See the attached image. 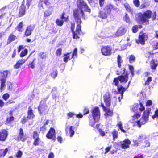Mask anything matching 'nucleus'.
<instances>
[{
	"mask_svg": "<svg viewBox=\"0 0 158 158\" xmlns=\"http://www.w3.org/2000/svg\"><path fill=\"white\" fill-rule=\"evenodd\" d=\"M25 1L23 0L22 3L19 10V15L20 17L23 16L25 14V8H27V6L25 7L24 6Z\"/></svg>",
	"mask_w": 158,
	"mask_h": 158,
	"instance_id": "a211bd4d",
	"label": "nucleus"
},
{
	"mask_svg": "<svg viewBox=\"0 0 158 158\" xmlns=\"http://www.w3.org/2000/svg\"><path fill=\"white\" fill-rule=\"evenodd\" d=\"M93 118L91 119H90L89 121V125L91 126L94 127L95 122H96Z\"/></svg>",
	"mask_w": 158,
	"mask_h": 158,
	"instance_id": "09e8293b",
	"label": "nucleus"
},
{
	"mask_svg": "<svg viewBox=\"0 0 158 158\" xmlns=\"http://www.w3.org/2000/svg\"><path fill=\"white\" fill-rule=\"evenodd\" d=\"M74 27L73 24H72L71 29L73 33V37L74 39H77L79 38V35L81 33V26L80 24H77L75 31H73Z\"/></svg>",
	"mask_w": 158,
	"mask_h": 158,
	"instance_id": "6e6552de",
	"label": "nucleus"
},
{
	"mask_svg": "<svg viewBox=\"0 0 158 158\" xmlns=\"http://www.w3.org/2000/svg\"><path fill=\"white\" fill-rule=\"evenodd\" d=\"M27 49H25L21 52L20 56L21 57H23L27 54Z\"/></svg>",
	"mask_w": 158,
	"mask_h": 158,
	"instance_id": "a18cd8bd",
	"label": "nucleus"
},
{
	"mask_svg": "<svg viewBox=\"0 0 158 158\" xmlns=\"http://www.w3.org/2000/svg\"><path fill=\"white\" fill-rule=\"evenodd\" d=\"M138 30V26H134V27H133V28L132 29V30L133 32L134 33H136L137 32Z\"/></svg>",
	"mask_w": 158,
	"mask_h": 158,
	"instance_id": "680f3d73",
	"label": "nucleus"
},
{
	"mask_svg": "<svg viewBox=\"0 0 158 158\" xmlns=\"http://www.w3.org/2000/svg\"><path fill=\"white\" fill-rule=\"evenodd\" d=\"M153 48L155 49L158 48V42L154 41L152 43Z\"/></svg>",
	"mask_w": 158,
	"mask_h": 158,
	"instance_id": "ea45409f",
	"label": "nucleus"
},
{
	"mask_svg": "<svg viewBox=\"0 0 158 158\" xmlns=\"http://www.w3.org/2000/svg\"><path fill=\"white\" fill-rule=\"evenodd\" d=\"M22 154V152L20 150H19L16 154V156L17 158H20L21 157Z\"/></svg>",
	"mask_w": 158,
	"mask_h": 158,
	"instance_id": "de8ad7c7",
	"label": "nucleus"
},
{
	"mask_svg": "<svg viewBox=\"0 0 158 158\" xmlns=\"http://www.w3.org/2000/svg\"><path fill=\"white\" fill-rule=\"evenodd\" d=\"M145 138V136L142 135L141 134L138 138V140L134 141V145L135 146H137L139 145V142L141 143L143 142V140Z\"/></svg>",
	"mask_w": 158,
	"mask_h": 158,
	"instance_id": "5701e85b",
	"label": "nucleus"
},
{
	"mask_svg": "<svg viewBox=\"0 0 158 158\" xmlns=\"http://www.w3.org/2000/svg\"><path fill=\"white\" fill-rule=\"evenodd\" d=\"M121 144V147L123 149H126L128 148L129 145L131 144V141L128 139H126L123 141L120 142Z\"/></svg>",
	"mask_w": 158,
	"mask_h": 158,
	"instance_id": "6ab92c4d",
	"label": "nucleus"
},
{
	"mask_svg": "<svg viewBox=\"0 0 158 158\" xmlns=\"http://www.w3.org/2000/svg\"><path fill=\"white\" fill-rule=\"evenodd\" d=\"M77 5L79 9L82 10L83 9L85 11L90 13V9L83 0H77Z\"/></svg>",
	"mask_w": 158,
	"mask_h": 158,
	"instance_id": "39448f33",
	"label": "nucleus"
},
{
	"mask_svg": "<svg viewBox=\"0 0 158 158\" xmlns=\"http://www.w3.org/2000/svg\"><path fill=\"white\" fill-rule=\"evenodd\" d=\"M150 65L151 68L153 69H155L157 65V62H155V60H154L151 61Z\"/></svg>",
	"mask_w": 158,
	"mask_h": 158,
	"instance_id": "473e14b6",
	"label": "nucleus"
},
{
	"mask_svg": "<svg viewBox=\"0 0 158 158\" xmlns=\"http://www.w3.org/2000/svg\"><path fill=\"white\" fill-rule=\"evenodd\" d=\"M103 100L106 105L109 106L111 104L110 94L109 93H106L103 96Z\"/></svg>",
	"mask_w": 158,
	"mask_h": 158,
	"instance_id": "4468645a",
	"label": "nucleus"
},
{
	"mask_svg": "<svg viewBox=\"0 0 158 158\" xmlns=\"http://www.w3.org/2000/svg\"><path fill=\"white\" fill-rule=\"evenodd\" d=\"M135 5L137 7L139 6V0H134L133 1Z\"/></svg>",
	"mask_w": 158,
	"mask_h": 158,
	"instance_id": "13d9d810",
	"label": "nucleus"
},
{
	"mask_svg": "<svg viewBox=\"0 0 158 158\" xmlns=\"http://www.w3.org/2000/svg\"><path fill=\"white\" fill-rule=\"evenodd\" d=\"M156 117L158 118V109L156 110L155 112V114L152 117V118L153 119Z\"/></svg>",
	"mask_w": 158,
	"mask_h": 158,
	"instance_id": "864d4df0",
	"label": "nucleus"
},
{
	"mask_svg": "<svg viewBox=\"0 0 158 158\" xmlns=\"http://www.w3.org/2000/svg\"><path fill=\"white\" fill-rule=\"evenodd\" d=\"M130 82V81L129 82L127 87H123L122 86L120 85L118 86V91L114 90H113L112 92H114L115 94H121V96H119L118 97V100L119 102H120L121 99H122L123 97V94L124 93V92L126 91L128 88Z\"/></svg>",
	"mask_w": 158,
	"mask_h": 158,
	"instance_id": "0eeeda50",
	"label": "nucleus"
},
{
	"mask_svg": "<svg viewBox=\"0 0 158 158\" xmlns=\"http://www.w3.org/2000/svg\"><path fill=\"white\" fill-rule=\"evenodd\" d=\"M124 6L127 11L129 12H130L131 14L133 12V10L131 9L130 6L128 3H125L124 4Z\"/></svg>",
	"mask_w": 158,
	"mask_h": 158,
	"instance_id": "7c9ffc66",
	"label": "nucleus"
},
{
	"mask_svg": "<svg viewBox=\"0 0 158 158\" xmlns=\"http://www.w3.org/2000/svg\"><path fill=\"white\" fill-rule=\"evenodd\" d=\"M0 81H1L0 90L1 92H2L5 89L6 81L0 80Z\"/></svg>",
	"mask_w": 158,
	"mask_h": 158,
	"instance_id": "c756f323",
	"label": "nucleus"
},
{
	"mask_svg": "<svg viewBox=\"0 0 158 158\" xmlns=\"http://www.w3.org/2000/svg\"><path fill=\"white\" fill-rule=\"evenodd\" d=\"M139 105L140 106L139 108V110L141 111H143L144 110L145 108L142 104L141 103H140L139 104Z\"/></svg>",
	"mask_w": 158,
	"mask_h": 158,
	"instance_id": "69168bd1",
	"label": "nucleus"
},
{
	"mask_svg": "<svg viewBox=\"0 0 158 158\" xmlns=\"http://www.w3.org/2000/svg\"><path fill=\"white\" fill-rule=\"evenodd\" d=\"M14 118L12 116H10V117L7 118V123H9L10 122L14 120Z\"/></svg>",
	"mask_w": 158,
	"mask_h": 158,
	"instance_id": "bf43d9fd",
	"label": "nucleus"
},
{
	"mask_svg": "<svg viewBox=\"0 0 158 158\" xmlns=\"http://www.w3.org/2000/svg\"><path fill=\"white\" fill-rule=\"evenodd\" d=\"M101 106L103 108L104 110H106V114L107 115H112V112L109 109H106V107L105 106L104 104L102 103L101 104Z\"/></svg>",
	"mask_w": 158,
	"mask_h": 158,
	"instance_id": "cd10ccee",
	"label": "nucleus"
},
{
	"mask_svg": "<svg viewBox=\"0 0 158 158\" xmlns=\"http://www.w3.org/2000/svg\"><path fill=\"white\" fill-rule=\"evenodd\" d=\"M131 45V42H129L126 45H123L122 46V48L123 49H126L127 46L130 47Z\"/></svg>",
	"mask_w": 158,
	"mask_h": 158,
	"instance_id": "603ef678",
	"label": "nucleus"
},
{
	"mask_svg": "<svg viewBox=\"0 0 158 158\" xmlns=\"http://www.w3.org/2000/svg\"><path fill=\"white\" fill-rule=\"evenodd\" d=\"M68 16H65V13H64L62 14V15L60 19H57L56 21V23L58 26H61L63 24L64 21L65 22H67L68 21Z\"/></svg>",
	"mask_w": 158,
	"mask_h": 158,
	"instance_id": "f8f14e48",
	"label": "nucleus"
},
{
	"mask_svg": "<svg viewBox=\"0 0 158 158\" xmlns=\"http://www.w3.org/2000/svg\"><path fill=\"white\" fill-rule=\"evenodd\" d=\"M129 69L131 71V73L132 76H133L134 75V67L132 66H129Z\"/></svg>",
	"mask_w": 158,
	"mask_h": 158,
	"instance_id": "338daca9",
	"label": "nucleus"
},
{
	"mask_svg": "<svg viewBox=\"0 0 158 158\" xmlns=\"http://www.w3.org/2000/svg\"><path fill=\"white\" fill-rule=\"evenodd\" d=\"M152 79L151 77H148L145 81L144 84L145 85L147 86L149 84L150 82L152 81Z\"/></svg>",
	"mask_w": 158,
	"mask_h": 158,
	"instance_id": "79ce46f5",
	"label": "nucleus"
},
{
	"mask_svg": "<svg viewBox=\"0 0 158 158\" xmlns=\"http://www.w3.org/2000/svg\"><path fill=\"white\" fill-rule=\"evenodd\" d=\"M45 106L44 105H43L40 104L38 107V110L39 113L40 114L45 110Z\"/></svg>",
	"mask_w": 158,
	"mask_h": 158,
	"instance_id": "72a5a7b5",
	"label": "nucleus"
},
{
	"mask_svg": "<svg viewBox=\"0 0 158 158\" xmlns=\"http://www.w3.org/2000/svg\"><path fill=\"white\" fill-rule=\"evenodd\" d=\"M92 115L94 120L98 122L100 118V113L98 107H95L93 109L92 111Z\"/></svg>",
	"mask_w": 158,
	"mask_h": 158,
	"instance_id": "1a4fd4ad",
	"label": "nucleus"
},
{
	"mask_svg": "<svg viewBox=\"0 0 158 158\" xmlns=\"http://www.w3.org/2000/svg\"><path fill=\"white\" fill-rule=\"evenodd\" d=\"M34 28L33 26H28L26 30L25 35L26 36L30 35Z\"/></svg>",
	"mask_w": 158,
	"mask_h": 158,
	"instance_id": "aec40b11",
	"label": "nucleus"
},
{
	"mask_svg": "<svg viewBox=\"0 0 158 158\" xmlns=\"http://www.w3.org/2000/svg\"><path fill=\"white\" fill-rule=\"evenodd\" d=\"M116 11H118V9L117 8H114L113 5L109 4L106 5L105 8L99 12V16L103 19H106L108 15L110 13L112 9Z\"/></svg>",
	"mask_w": 158,
	"mask_h": 158,
	"instance_id": "7ed1b4c3",
	"label": "nucleus"
},
{
	"mask_svg": "<svg viewBox=\"0 0 158 158\" xmlns=\"http://www.w3.org/2000/svg\"><path fill=\"white\" fill-rule=\"evenodd\" d=\"M49 4L48 0H40L39 6L40 8L41 7L44 9L45 8L44 5L46 6H48L49 5Z\"/></svg>",
	"mask_w": 158,
	"mask_h": 158,
	"instance_id": "4be33fe9",
	"label": "nucleus"
},
{
	"mask_svg": "<svg viewBox=\"0 0 158 158\" xmlns=\"http://www.w3.org/2000/svg\"><path fill=\"white\" fill-rule=\"evenodd\" d=\"M35 117L33 111L32 110L31 107L29 106L27 112V118L29 119H32Z\"/></svg>",
	"mask_w": 158,
	"mask_h": 158,
	"instance_id": "412c9836",
	"label": "nucleus"
},
{
	"mask_svg": "<svg viewBox=\"0 0 158 158\" xmlns=\"http://www.w3.org/2000/svg\"><path fill=\"white\" fill-rule=\"evenodd\" d=\"M148 39V35L147 33L140 32L139 35V40H137L136 42L137 43H140L142 45H144L145 42Z\"/></svg>",
	"mask_w": 158,
	"mask_h": 158,
	"instance_id": "9d476101",
	"label": "nucleus"
},
{
	"mask_svg": "<svg viewBox=\"0 0 158 158\" xmlns=\"http://www.w3.org/2000/svg\"><path fill=\"white\" fill-rule=\"evenodd\" d=\"M156 17V12L153 13L149 10H148L144 12L143 14L139 13L138 14L137 20L141 22L144 24H148L149 23V19L152 18V20H154Z\"/></svg>",
	"mask_w": 158,
	"mask_h": 158,
	"instance_id": "f257e3e1",
	"label": "nucleus"
},
{
	"mask_svg": "<svg viewBox=\"0 0 158 158\" xmlns=\"http://www.w3.org/2000/svg\"><path fill=\"white\" fill-rule=\"evenodd\" d=\"M23 22H21L18 26L16 29L19 31L22 32L23 31Z\"/></svg>",
	"mask_w": 158,
	"mask_h": 158,
	"instance_id": "2f4dec72",
	"label": "nucleus"
},
{
	"mask_svg": "<svg viewBox=\"0 0 158 158\" xmlns=\"http://www.w3.org/2000/svg\"><path fill=\"white\" fill-rule=\"evenodd\" d=\"M111 51V48L109 46H103L101 49L102 54L105 56L110 55L112 53Z\"/></svg>",
	"mask_w": 158,
	"mask_h": 158,
	"instance_id": "9b49d317",
	"label": "nucleus"
},
{
	"mask_svg": "<svg viewBox=\"0 0 158 158\" xmlns=\"http://www.w3.org/2000/svg\"><path fill=\"white\" fill-rule=\"evenodd\" d=\"M123 61L122 60L120 56L118 55V56L117 62L118 63V66L119 67H120L121 65V63Z\"/></svg>",
	"mask_w": 158,
	"mask_h": 158,
	"instance_id": "58836bf2",
	"label": "nucleus"
},
{
	"mask_svg": "<svg viewBox=\"0 0 158 158\" xmlns=\"http://www.w3.org/2000/svg\"><path fill=\"white\" fill-rule=\"evenodd\" d=\"M62 49L61 48H59L56 50V54L57 56H60L61 54Z\"/></svg>",
	"mask_w": 158,
	"mask_h": 158,
	"instance_id": "8fccbe9b",
	"label": "nucleus"
},
{
	"mask_svg": "<svg viewBox=\"0 0 158 158\" xmlns=\"http://www.w3.org/2000/svg\"><path fill=\"white\" fill-rule=\"evenodd\" d=\"M47 137L49 139H51L54 141L56 140V134L55 130L52 128H51L48 133L46 134Z\"/></svg>",
	"mask_w": 158,
	"mask_h": 158,
	"instance_id": "ddd939ff",
	"label": "nucleus"
},
{
	"mask_svg": "<svg viewBox=\"0 0 158 158\" xmlns=\"http://www.w3.org/2000/svg\"><path fill=\"white\" fill-rule=\"evenodd\" d=\"M151 109H148V111H145L141 118L139 120L138 119L140 117V114L137 113L135 114L132 117L133 120L134 121V124L140 127L142 125L145 124L148 120L150 111Z\"/></svg>",
	"mask_w": 158,
	"mask_h": 158,
	"instance_id": "f03ea898",
	"label": "nucleus"
},
{
	"mask_svg": "<svg viewBox=\"0 0 158 158\" xmlns=\"http://www.w3.org/2000/svg\"><path fill=\"white\" fill-rule=\"evenodd\" d=\"M10 74V72L8 70H5L0 72V80L6 81L8 75Z\"/></svg>",
	"mask_w": 158,
	"mask_h": 158,
	"instance_id": "dca6fc26",
	"label": "nucleus"
},
{
	"mask_svg": "<svg viewBox=\"0 0 158 158\" xmlns=\"http://www.w3.org/2000/svg\"><path fill=\"white\" fill-rule=\"evenodd\" d=\"M35 141L33 143V144L35 146L38 145L39 144V141L40 139L39 138H36L34 139Z\"/></svg>",
	"mask_w": 158,
	"mask_h": 158,
	"instance_id": "4d7b16f0",
	"label": "nucleus"
},
{
	"mask_svg": "<svg viewBox=\"0 0 158 158\" xmlns=\"http://www.w3.org/2000/svg\"><path fill=\"white\" fill-rule=\"evenodd\" d=\"M8 151V149L6 148L5 149H0V158H4Z\"/></svg>",
	"mask_w": 158,
	"mask_h": 158,
	"instance_id": "a878e982",
	"label": "nucleus"
},
{
	"mask_svg": "<svg viewBox=\"0 0 158 158\" xmlns=\"http://www.w3.org/2000/svg\"><path fill=\"white\" fill-rule=\"evenodd\" d=\"M135 60V56L133 55H131L129 58V61L130 63H132L134 62Z\"/></svg>",
	"mask_w": 158,
	"mask_h": 158,
	"instance_id": "49530a36",
	"label": "nucleus"
},
{
	"mask_svg": "<svg viewBox=\"0 0 158 158\" xmlns=\"http://www.w3.org/2000/svg\"><path fill=\"white\" fill-rule=\"evenodd\" d=\"M70 53H68L66 54H64V56H65L64 58V61L65 62H67L68 61V60H70L71 58L70 57L69 55L70 54Z\"/></svg>",
	"mask_w": 158,
	"mask_h": 158,
	"instance_id": "c9c22d12",
	"label": "nucleus"
},
{
	"mask_svg": "<svg viewBox=\"0 0 158 158\" xmlns=\"http://www.w3.org/2000/svg\"><path fill=\"white\" fill-rule=\"evenodd\" d=\"M77 48H75L73 50L71 58H73L74 59L75 57H77Z\"/></svg>",
	"mask_w": 158,
	"mask_h": 158,
	"instance_id": "4c0bfd02",
	"label": "nucleus"
},
{
	"mask_svg": "<svg viewBox=\"0 0 158 158\" xmlns=\"http://www.w3.org/2000/svg\"><path fill=\"white\" fill-rule=\"evenodd\" d=\"M117 125L118 127L122 131V132L124 133L126 132V131L123 128L122 123L121 122H119L117 124Z\"/></svg>",
	"mask_w": 158,
	"mask_h": 158,
	"instance_id": "a19ab883",
	"label": "nucleus"
},
{
	"mask_svg": "<svg viewBox=\"0 0 158 158\" xmlns=\"http://www.w3.org/2000/svg\"><path fill=\"white\" fill-rule=\"evenodd\" d=\"M18 140H20L22 141L24 140V138L23 135V132L22 128L20 129L19 133L18 136Z\"/></svg>",
	"mask_w": 158,
	"mask_h": 158,
	"instance_id": "bb28decb",
	"label": "nucleus"
},
{
	"mask_svg": "<svg viewBox=\"0 0 158 158\" xmlns=\"http://www.w3.org/2000/svg\"><path fill=\"white\" fill-rule=\"evenodd\" d=\"M139 107V105L137 104H135L133 106L132 110L133 111L135 112L138 109Z\"/></svg>",
	"mask_w": 158,
	"mask_h": 158,
	"instance_id": "c03bdc74",
	"label": "nucleus"
},
{
	"mask_svg": "<svg viewBox=\"0 0 158 158\" xmlns=\"http://www.w3.org/2000/svg\"><path fill=\"white\" fill-rule=\"evenodd\" d=\"M35 59L30 63H29L28 64V66L32 69H33L35 67V64L34 63V61Z\"/></svg>",
	"mask_w": 158,
	"mask_h": 158,
	"instance_id": "3c124183",
	"label": "nucleus"
},
{
	"mask_svg": "<svg viewBox=\"0 0 158 158\" xmlns=\"http://www.w3.org/2000/svg\"><path fill=\"white\" fill-rule=\"evenodd\" d=\"M51 14V11L46 10L44 13V16L45 17H48Z\"/></svg>",
	"mask_w": 158,
	"mask_h": 158,
	"instance_id": "6e6d98bb",
	"label": "nucleus"
},
{
	"mask_svg": "<svg viewBox=\"0 0 158 158\" xmlns=\"http://www.w3.org/2000/svg\"><path fill=\"white\" fill-rule=\"evenodd\" d=\"M32 0H27L26 6L27 9H28L31 4V2Z\"/></svg>",
	"mask_w": 158,
	"mask_h": 158,
	"instance_id": "e2e57ef3",
	"label": "nucleus"
},
{
	"mask_svg": "<svg viewBox=\"0 0 158 158\" xmlns=\"http://www.w3.org/2000/svg\"><path fill=\"white\" fill-rule=\"evenodd\" d=\"M27 60V59H23L18 61L14 66V68L16 69L19 68Z\"/></svg>",
	"mask_w": 158,
	"mask_h": 158,
	"instance_id": "b1692460",
	"label": "nucleus"
},
{
	"mask_svg": "<svg viewBox=\"0 0 158 158\" xmlns=\"http://www.w3.org/2000/svg\"><path fill=\"white\" fill-rule=\"evenodd\" d=\"M66 132L69 131L70 137H72L74 134V131L73 130V127L72 126H67L66 128Z\"/></svg>",
	"mask_w": 158,
	"mask_h": 158,
	"instance_id": "393cba45",
	"label": "nucleus"
},
{
	"mask_svg": "<svg viewBox=\"0 0 158 158\" xmlns=\"http://www.w3.org/2000/svg\"><path fill=\"white\" fill-rule=\"evenodd\" d=\"M75 115V114L73 113L69 112L67 114L68 118L69 119L70 118L72 117Z\"/></svg>",
	"mask_w": 158,
	"mask_h": 158,
	"instance_id": "0e129e2a",
	"label": "nucleus"
},
{
	"mask_svg": "<svg viewBox=\"0 0 158 158\" xmlns=\"http://www.w3.org/2000/svg\"><path fill=\"white\" fill-rule=\"evenodd\" d=\"M123 19L127 23H129L130 21L129 16L127 14H126L125 16L123 18Z\"/></svg>",
	"mask_w": 158,
	"mask_h": 158,
	"instance_id": "37998d69",
	"label": "nucleus"
},
{
	"mask_svg": "<svg viewBox=\"0 0 158 158\" xmlns=\"http://www.w3.org/2000/svg\"><path fill=\"white\" fill-rule=\"evenodd\" d=\"M128 77L127 74L121 75L117 78H115L113 80V84L117 86L119 83V81L121 83H126L127 81Z\"/></svg>",
	"mask_w": 158,
	"mask_h": 158,
	"instance_id": "423d86ee",
	"label": "nucleus"
},
{
	"mask_svg": "<svg viewBox=\"0 0 158 158\" xmlns=\"http://www.w3.org/2000/svg\"><path fill=\"white\" fill-rule=\"evenodd\" d=\"M39 134L36 131H35L33 133V138L34 139L36 138H39L38 137Z\"/></svg>",
	"mask_w": 158,
	"mask_h": 158,
	"instance_id": "052dcab7",
	"label": "nucleus"
},
{
	"mask_svg": "<svg viewBox=\"0 0 158 158\" xmlns=\"http://www.w3.org/2000/svg\"><path fill=\"white\" fill-rule=\"evenodd\" d=\"M9 95L8 94L6 93L4 94L2 96V98L5 100L6 101L9 98Z\"/></svg>",
	"mask_w": 158,
	"mask_h": 158,
	"instance_id": "5fc2aeb1",
	"label": "nucleus"
},
{
	"mask_svg": "<svg viewBox=\"0 0 158 158\" xmlns=\"http://www.w3.org/2000/svg\"><path fill=\"white\" fill-rule=\"evenodd\" d=\"M73 16L75 18V20L77 24H80L81 22L80 17L82 16L85 18V15L82 10H79L77 9H75L73 10Z\"/></svg>",
	"mask_w": 158,
	"mask_h": 158,
	"instance_id": "20e7f679",
	"label": "nucleus"
},
{
	"mask_svg": "<svg viewBox=\"0 0 158 158\" xmlns=\"http://www.w3.org/2000/svg\"><path fill=\"white\" fill-rule=\"evenodd\" d=\"M8 135V131L5 129L1 130L0 131V141H5Z\"/></svg>",
	"mask_w": 158,
	"mask_h": 158,
	"instance_id": "2eb2a0df",
	"label": "nucleus"
},
{
	"mask_svg": "<svg viewBox=\"0 0 158 158\" xmlns=\"http://www.w3.org/2000/svg\"><path fill=\"white\" fill-rule=\"evenodd\" d=\"M7 86L9 89H12V84L11 82H8L7 84Z\"/></svg>",
	"mask_w": 158,
	"mask_h": 158,
	"instance_id": "774afa93",
	"label": "nucleus"
},
{
	"mask_svg": "<svg viewBox=\"0 0 158 158\" xmlns=\"http://www.w3.org/2000/svg\"><path fill=\"white\" fill-rule=\"evenodd\" d=\"M127 31V30L123 27H121L115 33L114 37L124 35Z\"/></svg>",
	"mask_w": 158,
	"mask_h": 158,
	"instance_id": "f3484780",
	"label": "nucleus"
},
{
	"mask_svg": "<svg viewBox=\"0 0 158 158\" xmlns=\"http://www.w3.org/2000/svg\"><path fill=\"white\" fill-rule=\"evenodd\" d=\"M16 39L17 37L16 36H15L13 34H11L8 38L7 42V44H10L11 42L15 40Z\"/></svg>",
	"mask_w": 158,
	"mask_h": 158,
	"instance_id": "c85d7f7f",
	"label": "nucleus"
},
{
	"mask_svg": "<svg viewBox=\"0 0 158 158\" xmlns=\"http://www.w3.org/2000/svg\"><path fill=\"white\" fill-rule=\"evenodd\" d=\"M114 140H115V139L118 138V132L116 130H114L112 132Z\"/></svg>",
	"mask_w": 158,
	"mask_h": 158,
	"instance_id": "f704fd0d",
	"label": "nucleus"
},
{
	"mask_svg": "<svg viewBox=\"0 0 158 158\" xmlns=\"http://www.w3.org/2000/svg\"><path fill=\"white\" fill-rule=\"evenodd\" d=\"M57 72L56 70L55 69L52 71L51 76L53 78H55L57 76Z\"/></svg>",
	"mask_w": 158,
	"mask_h": 158,
	"instance_id": "e433bc0d",
	"label": "nucleus"
}]
</instances>
